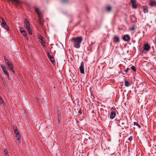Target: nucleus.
Instances as JSON below:
<instances>
[{
  "label": "nucleus",
  "mask_w": 156,
  "mask_h": 156,
  "mask_svg": "<svg viewBox=\"0 0 156 156\" xmlns=\"http://www.w3.org/2000/svg\"><path fill=\"white\" fill-rule=\"evenodd\" d=\"M113 41L115 43H119L120 39L119 37L116 35H115L113 38Z\"/></svg>",
  "instance_id": "nucleus-12"
},
{
  "label": "nucleus",
  "mask_w": 156,
  "mask_h": 156,
  "mask_svg": "<svg viewBox=\"0 0 156 156\" xmlns=\"http://www.w3.org/2000/svg\"><path fill=\"white\" fill-rule=\"evenodd\" d=\"M38 38L40 39V40H41V42H44V40L43 39V37H42V36H41V35H39L38 36Z\"/></svg>",
  "instance_id": "nucleus-24"
},
{
  "label": "nucleus",
  "mask_w": 156,
  "mask_h": 156,
  "mask_svg": "<svg viewBox=\"0 0 156 156\" xmlns=\"http://www.w3.org/2000/svg\"><path fill=\"white\" fill-rule=\"evenodd\" d=\"M84 62L83 61H82L81 63L80 66L79 68L80 72L82 74H84Z\"/></svg>",
  "instance_id": "nucleus-7"
},
{
  "label": "nucleus",
  "mask_w": 156,
  "mask_h": 156,
  "mask_svg": "<svg viewBox=\"0 0 156 156\" xmlns=\"http://www.w3.org/2000/svg\"><path fill=\"white\" fill-rule=\"evenodd\" d=\"M7 65L8 66V68L9 69L10 71H12L13 72V73H14V71L13 69V66L12 63H11L10 64H9Z\"/></svg>",
  "instance_id": "nucleus-17"
},
{
  "label": "nucleus",
  "mask_w": 156,
  "mask_h": 156,
  "mask_svg": "<svg viewBox=\"0 0 156 156\" xmlns=\"http://www.w3.org/2000/svg\"><path fill=\"white\" fill-rule=\"evenodd\" d=\"M133 139V138H132V136H130V137H129V138H128V140L130 141H131V140H132Z\"/></svg>",
  "instance_id": "nucleus-35"
},
{
  "label": "nucleus",
  "mask_w": 156,
  "mask_h": 156,
  "mask_svg": "<svg viewBox=\"0 0 156 156\" xmlns=\"http://www.w3.org/2000/svg\"><path fill=\"white\" fill-rule=\"evenodd\" d=\"M46 54L52 63L53 64H55V61L54 57L50 55V53L48 51L47 52Z\"/></svg>",
  "instance_id": "nucleus-2"
},
{
  "label": "nucleus",
  "mask_w": 156,
  "mask_h": 156,
  "mask_svg": "<svg viewBox=\"0 0 156 156\" xmlns=\"http://www.w3.org/2000/svg\"><path fill=\"white\" fill-rule=\"evenodd\" d=\"M125 120L124 119L121 120L119 119L118 122V124L122 127V129H123L125 127Z\"/></svg>",
  "instance_id": "nucleus-3"
},
{
  "label": "nucleus",
  "mask_w": 156,
  "mask_h": 156,
  "mask_svg": "<svg viewBox=\"0 0 156 156\" xmlns=\"http://www.w3.org/2000/svg\"><path fill=\"white\" fill-rule=\"evenodd\" d=\"M14 133H15L16 135H18V134H19V132L18 131H16V132H14Z\"/></svg>",
  "instance_id": "nucleus-33"
},
{
  "label": "nucleus",
  "mask_w": 156,
  "mask_h": 156,
  "mask_svg": "<svg viewBox=\"0 0 156 156\" xmlns=\"http://www.w3.org/2000/svg\"><path fill=\"white\" fill-rule=\"evenodd\" d=\"M1 67L5 75L8 77L9 75V73H8L7 71V68L5 66H4L2 64L1 65Z\"/></svg>",
  "instance_id": "nucleus-4"
},
{
  "label": "nucleus",
  "mask_w": 156,
  "mask_h": 156,
  "mask_svg": "<svg viewBox=\"0 0 156 156\" xmlns=\"http://www.w3.org/2000/svg\"><path fill=\"white\" fill-rule=\"evenodd\" d=\"M116 116V113L114 111H111L110 113V118L112 119L115 118Z\"/></svg>",
  "instance_id": "nucleus-16"
},
{
  "label": "nucleus",
  "mask_w": 156,
  "mask_h": 156,
  "mask_svg": "<svg viewBox=\"0 0 156 156\" xmlns=\"http://www.w3.org/2000/svg\"><path fill=\"white\" fill-rule=\"evenodd\" d=\"M2 27L7 24L6 22L5 21V20L3 18L2 19Z\"/></svg>",
  "instance_id": "nucleus-23"
},
{
  "label": "nucleus",
  "mask_w": 156,
  "mask_h": 156,
  "mask_svg": "<svg viewBox=\"0 0 156 156\" xmlns=\"http://www.w3.org/2000/svg\"><path fill=\"white\" fill-rule=\"evenodd\" d=\"M143 11L144 13H147L148 12V8L146 6H144L143 7Z\"/></svg>",
  "instance_id": "nucleus-18"
},
{
  "label": "nucleus",
  "mask_w": 156,
  "mask_h": 156,
  "mask_svg": "<svg viewBox=\"0 0 156 156\" xmlns=\"http://www.w3.org/2000/svg\"><path fill=\"white\" fill-rule=\"evenodd\" d=\"M144 84L145 85L146 84L145 83H144L143 82H141V83H140V84L138 85V86H137V87L138 88H139L140 89V90H144Z\"/></svg>",
  "instance_id": "nucleus-14"
},
{
  "label": "nucleus",
  "mask_w": 156,
  "mask_h": 156,
  "mask_svg": "<svg viewBox=\"0 0 156 156\" xmlns=\"http://www.w3.org/2000/svg\"><path fill=\"white\" fill-rule=\"evenodd\" d=\"M82 40V37L80 36L72 38L71 41L73 43L74 47L76 48H79L80 47V44Z\"/></svg>",
  "instance_id": "nucleus-1"
},
{
  "label": "nucleus",
  "mask_w": 156,
  "mask_h": 156,
  "mask_svg": "<svg viewBox=\"0 0 156 156\" xmlns=\"http://www.w3.org/2000/svg\"><path fill=\"white\" fill-rule=\"evenodd\" d=\"M119 120V119H115V120H116V122L117 124H118V122Z\"/></svg>",
  "instance_id": "nucleus-41"
},
{
  "label": "nucleus",
  "mask_w": 156,
  "mask_h": 156,
  "mask_svg": "<svg viewBox=\"0 0 156 156\" xmlns=\"http://www.w3.org/2000/svg\"><path fill=\"white\" fill-rule=\"evenodd\" d=\"M133 71L135 72L136 71V69L135 67L134 66H132L131 67Z\"/></svg>",
  "instance_id": "nucleus-29"
},
{
  "label": "nucleus",
  "mask_w": 156,
  "mask_h": 156,
  "mask_svg": "<svg viewBox=\"0 0 156 156\" xmlns=\"http://www.w3.org/2000/svg\"><path fill=\"white\" fill-rule=\"evenodd\" d=\"M154 43L156 44V37H155L154 39Z\"/></svg>",
  "instance_id": "nucleus-42"
},
{
  "label": "nucleus",
  "mask_w": 156,
  "mask_h": 156,
  "mask_svg": "<svg viewBox=\"0 0 156 156\" xmlns=\"http://www.w3.org/2000/svg\"><path fill=\"white\" fill-rule=\"evenodd\" d=\"M25 23L26 27L27 30L31 29L29 23L27 19H25Z\"/></svg>",
  "instance_id": "nucleus-8"
},
{
  "label": "nucleus",
  "mask_w": 156,
  "mask_h": 156,
  "mask_svg": "<svg viewBox=\"0 0 156 156\" xmlns=\"http://www.w3.org/2000/svg\"><path fill=\"white\" fill-rule=\"evenodd\" d=\"M128 71H129V69L128 68L126 70H125L124 71H123L124 72H125L126 73H127Z\"/></svg>",
  "instance_id": "nucleus-31"
},
{
  "label": "nucleus",
  "mask_w": 156,
  "mask_h": 156,
  "mask_svg": "<svg viewBox=\"0 0 156 156\" xmlns=\"http://www.w3.org/2000/svg\"><path fill=\"white\" fill-rule=\"evenodd\" d=\"M132 5V7L134 9H136L137 8L136 5L137 1L136 0H130Z\"/></svg>",
  "instance_id": "nucleus-6"
},
{
  "label": "nucleus",
  "mask_w": 156,
  "mask_h": 156,
  "mask_svg": "<svg viewBox=\"0 0 156 156\" xmlns=\"http://www.w3.org/2000/svg\"><path fill=\"white\" fill-rule=\"evenodd\" d=\"M39 17V19L38 20V23H39V24L40 25H42V23L41 22V19L42 18L43 16H41L40 17Z\"/></svg>",
  "instance_id": "nucleus-19"
},
{
  "label": "nucleus",
  "mask_w": 156,
  "mask_h": 156,
  "mask_svg": "<svg viewBox=\"0 0 156 156\" xmlns=\"http://www.w3.org/2000/svg\"><path fill=\"white\" fill-rule=\"evenodd\" d=\"M20 30L21 34L24 36L28 40V37L27 36V34L26 32V31L23 29V28L21 27L20 29Z\"/></svg>",
  "instance_id": "nucleus-5"
},
{
  "label": "nucleus",
  "mask_w": 156,
  "mask_h": 156,
  "mask_svg": "<svg viewBox=\"0 0 156 156\" xmlns=\"http://www.w3.org/2000/svg\"><path fill=\"white\" fill-rule=\"evenodd\" d=\"M125 86H126V87H128L130 86V83L128 81L125 80Z\"/></svg>",
  "instance_id": "nucleus-21"
},
{
  "label": "nucleus",
  "mask_w": 156,
  "mask_h": 156,
  "mask_svg": "<svg viewBox=\"0 0 156 156\" xmlns=\"http://www.w3.org/2000/svg\"><path fill=\"white\" fill-rule=\"evenodd\" d=\"M79 113H80V115L81 113V111L80 110L79 111Z\"/></svg>",
  "instance_id": "nucleus-43"
},
{
  "label": "nucleus",
  "mask_w": 156,
  "mask_h": 156,
  "mask_svg": "<svg viewBox=\"0 0 156 156\" xmlns=\"http://www.w3.org/2000/svg\"><path fill=\"white\" fill-rule=\"evenodd\" d=\"M16 138L17 139V140H18V142L19 143H20V137H21V136H20V134L16 135Z\"/></svg>",
  "instance_id": "nucleus-20"
},
{
  "label": "nucleus",
  "mask_w": 156,
  "mask_h": 156,
  "mask_svg": "<svg viewBox=\"0 0 156 156\" xmlns=\"http://www.w3.org/2000/svg\"><path fill=\"white\" fill-rule=\"evenodd\" d=\"M28 30V31H29L28 32H29V34H30L31 35L32 34V32L31 30V29H30L29 30Z\"/></svg>",
  "instance_id": "nucleus-32"
},
{
  "label": "nucleus",
  "mask_w": 156,
  "mask_h": 156,
  "mask_svg": "<svg viewBox=\"0 0 156 156\" xmlns=\"http://www.w3.org/2000/svg\"><path fill=\"white\" fill-rule=\"evenodd\" d=\"M3 27H4V28L6 30H9V27L8 26L7 24L5 25V26H3Z\"/></svg>",
  "instance_id": "nucleus-28"
},
{
  "label": "nucleus",
  "mask_w": 156,
  "mask_h": 156,
  "mask_svg": "<svg viewBox=\"0 0 156 156\" xmlns=\"http://www.w3.org/2000/svg\"><path fill=\"white\" fill-rule=\"evenodd\" d=\"M122 39L124 41H129L130 38L128 34H126L124 35Z\"/></svg>",
  "instance_id": "nucleus-10"
},
{
  "label": "nucleus",
  "mask_w": 156,
  "mask_h": 156,
  "mask_svg": "<svg viewBox=\"0 0 156 156\" xmlns=\"http://www.w3.org/2000/svg\"><path fill=\"white\" fill-rule=\"evenodd\" d=\"M133 125L134 126H136L139 129L141 127V126L136 122H133Z\"/></svg>",
  "instance_id": "nucleus-22"
},
{
  "label": "nucleus",
  "mask_w": 156,
  "mask_h": 156,
  "mask_svg": "<svg viewBox=\"0 0 156 156\" xmlns=\"http://www.w3.org/2000/svg\"><path fill=\"white\" fill-rule=\"evenodd\" d=\"M3 102V100H2V98L0 96V103L1 104H2Z\"/></svg>",
  "instance_id": "nucleus-30"
},
{
  "label": "nucleus",
  "mask_w": 156,
  "mask_h": 156,
  "mask_svg": "<svg viewBox=\"0 0 156 156\" xmlns=\"http://www.w3.org/2000/svg\"><path fill=\"white\" fill-rule=\"evenodd\" d=\"M13 130H14V129H16V126L14 125L13 126Z\"/></svg>",
  "instance_id": "nucleus-38"
},
{
  "label": "nucleus",
  "mask_w": 156,
  "mask_h": 156,
  "mask_svg": "<svg viewBox=\"0 0 156 156\" xmlns=\"http://www.w3.org/2000/svg\"><path fill=\"white\" fill-rule=\"evenodd\" d=\"M151 47L148 44H145L144 46V50L148 51L150 49Z\"/></svg>",
  "instance_id": "nucleus-9"
},
{
  "label": "nucleus",
  "mask_w": 156,
  "mask_h": 156,
  "mask_svg": "<svg viewBox=\"0 0 156 156\" xmlns=\"http://www.w3.org/2000/svg\"><path fill=\"white\" fill-rule=\"evenodd\" d=\"M14 132H16V131H18L17 129L16 128V129L13 130Z\"/></svg>",
  "instance_id": "nucleus-40"
},
{
  "label": "nucleus",
  "mask_w": 156,
  "mask_h": 156,
  "mask_svg": "<svg viewBox=\"0 0 156 156\" xmlns=\"http://www.w3.org/2000/svg\"><path fill=\"white\" fill-rule=\"evenodd\" d=\"M112 10V7L111 6H107L106 8V10L108 12H110Z\"/></svg>",
  "instance_id": "nucleus-25"
},
{
  "label": "nucleus",
  "mask_w": 156,
  "mask_h": 156,
  "mask_svg": "<svg viewBox=\"0 0 156 156\" xmlns=\"http://www.w3.org/2000/svg\"><path fill=\"white\" fill-rule=\"evenodd\" d=\"M41 43L43 46H44V47L45 46V44L44 42H41Z\"/></svg>",
  "instance_id": "nucleus-34"
},
{
  "label": "nucleus",
  "mask_w": 156,
  "mask_h": 156,
  "mask_svg": "<svg viewBox=\"0 0 156 156\" xmlns=\"http://www.w3.org/2000/svg\"><path fill=\"white\" fill-rule=\"evenodd\" d=\"M69 0H62V2L63 3H66L69 2Z\"/></svg>",
  "instance_id": "nucleus-27"
},
{
  "label": "nucleus",
  "mask_w": 156,
  "mask_h": 156,
  "mask_svg": "<svg viewBox=\"0 0 156 156\" xmlns=\"http://www.w3.org/2000/svg\"><path fill=\"white\" fill-rule=\"evenodd\" d=\"M5 58H6L5 57H4V59H5V62L7 64V65H8L11 63L10 62H9V61L8 59H6V58L5 59Z\"/></svg>",
  "instance_id": "nucleus-26"
},
{
  "label": "nucleus",
  "mask_w": 156,
  "mask_h": 156,
  "mask_svg": "<svg viewBox=\"0 0 156 156\" xmlns=\"http://www.w3.org/2000/svg\"><path fill=\"white\" fill-rule=\"evenodd\" d=\"M8 152L7 151V150L6 149H4V154H5L7 153Z\"/></svg>",
  "instance_id": "nucleus-36"
},
{
  "label": "nucleus",
  "mask_w": 156,
  "mask_h": 156,
  "mask_svg": "<svg viewBox=\"0 0 156 156\" xmlns=\"http://www.w3.org/2000/svg\"><path fill=\"white\" fill-rule=\"evenodd\" d=\"M5 156H9L8 154L7 153H6V154H4Z\"/></svg>",
  "instance_id": "nucleus-39"
},
{
  "label": "nucleus",
  "mask_w": 156,
  "mask_h": 156,
  "mask_svg": "<svg viewBox=\"0 0 156 156\" xmlns=\"http://www.w3.org/2000/svg\"><path fill=\"white\" fill-rule=\"evenodd\" d=\"M130 20L132 22H137V19L135 16L134 15L130 16Z\"/></svg>",
  "instance_id": "nucleus-15"
},
{
  "label": "nucleus",
  "mask_w": 156,
  "mask_h": 156,
  "mask_svg": "<svg viewBox=\"0 0 156 156\" xmlns=\"http://www.w3.org/2000/svg\"><path fill=\"white\" fill-rule=\"evenodd\" d=\"M35 12L37 14L38 17H40L41 16H42L41 12L40 11L39 9L36 7H34Z\"/></svg>",
  "instance_id": "nucleus-13"
},
{
  "label": "nucleus",
  "mask_w": 156,
  "mask_h": 156,
  "mask_svg": "<svg viewBox=\"0 0 156 156\" xmlns=\"http://www.w3.org/2000/svg\"><path fill=\"white\" fill-rule=\"evenodd\" d=\"M135 29V28L134 27H132L131 28V30H134Z\"/></svg>",
  "instance_id": "nucleus-37"
},
{
  "label": "nucleus",
  "mask_w": 156,
  "mask_h": 156,
  "mask_svg": "<svg viewBox=\"0 0 156 156\" xmlns=\"http://www.w3.org/2000/svg\"><path fill=\"white\" fill-rule=\"evenodd\" d=\"M149 5L152 7H156V1L155 0H150Z\"/></svg>",
  "instance_id": "nucleus-11"
}]
</instances>
